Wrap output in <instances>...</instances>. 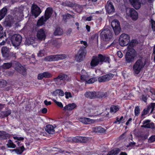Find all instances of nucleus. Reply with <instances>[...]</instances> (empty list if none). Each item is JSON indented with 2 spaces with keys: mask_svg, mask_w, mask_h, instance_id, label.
Instances as JSON below:
<instances>
[{
  "mask_svg": "<svg viewBox=\"0 0 155 155\" xmlns=\"http://www.w3.org/2000/svg\"><path fill=\"white\" fill-rule=\"evenodd\" d=\"M110 59L108 57L99 54L97 57H93L90 63L92 68H94L100 63L101 64L102 62L109 63Z\"/></svg>",
  "mask_w": 155,
  "mask_h": 155,
  "instance_id": "nucleus-1",
  "label": "nucleus"
},
{
  "mask_svg": "<svg viewBox=\"0 0 155 155\" xmlns=\"http://www.w3.org/2000/svg\"><path fill=\"white\" fill-rule=\"evenodd\" d=\"M146 64L143 59L138 60L133 65V69L134 72L137 74L142 70Z\"/></svg>",
  "mask_w": 155,
  "mask_h": 155,
  "instance_id": "nucleus-2",
  "label": "nucleus"
},
{
  "mask_svg": "<svg viewBox=\"0 0 155 155\" xmlns=\"http://www.w3.org/2000/svg\"><path fill=\"white\" fill-rule=\"evenodd\" d=\"M136 57L135 51L130 46L127 47V51L125 55V59L127 63H129L133 61Z\"/></svg>",
  "mask_w": 155,
  "mask_h": 155,
  "instance_id": "nucleus-3",
  "label": "nucleus"
},
{
  "mask_svg": "<svg viewBox=\"0 0 155 155\" xmlns=\"http://www.w3.org/2000/svg\"><path fill=\"white\" fill-rule=\"evenodd\" d=\"M67 56L64 54H58L51 55L45 57L44 60L46 61H57L65 59Z\"/></svg>",
  "mask_w": 155,
  "mask_h": 155,
  "instance_id": "nucleus-4",
  "label": "nucleus"
},
{
  "mask_svg": "<svg viewBox=\"0 0 155 155\" xmlns=\"http://www.w3.org/2000/svg\"><path fill=\"white\" fill-rule=\"evenodd\" d=\"M130 41L129 36L124 33L122 34L120 36L119 39V43L122 46H124L127 45Z\"/></svg>",
  "mask_w": 155,
  "mask_h": 155,
  "instance_id": "nucleus-5",
  "label": "nucleus"
},
{
  "mask_svg": "<svg viewBox=\"0 0 155 155\" xmlns=\"http://www.w3.org/2000/svg\"><path fill=\"white\" fill-rule=\"evenodd\" d=\"M86 51L84 48H81L76 55V59L78 62L82 61L86 54Z\"/></svg>",
  "mask_w": 155,
  "mask_h": 155,
  "instance_id": "nucleus-6",
  "label": "nucleus"
},
{
  "mask_svg": "<svg viewBox=\"0 0 155 155\" xmlns=\"http://www.w3.org/2000/svg\"><path fill=\"white\" fill-rule=\"evenodd\" d=\"M111 25L116 35H118L120 32L121 28L118 21L115 19L111 23Z\"/></svg>",
  "mask_w": 155,
  "mask_h": 155,
  "instance_id": "nucleus-7",
  "label": "nucleus"
},
{
  "mask_svg": "<svg viewBox=\"0 0 155 155\" xmlns=\"http://www.w3.org/2000/svg\"><path fill=\"white\" fill-rule=\"evenodd\" d=\"M101 35L103 40L107 41L112 37V32L109 29H105L102 31Z\"/></svg>",
  "mask_w": 155,
  "mask_h": 155,
  "instance_id": "nucleus-8",
  "label": "nucleus"
},
{
  "mask_svg": "<svg viewBox=\"0 0 155 155\" xmlns=\"http://www.w3.org/2000/svg\"><path fill=\"white\" fill-rule=\"evenodd\" d=\"M22 40V37L19 34H15L13 35L11 38L12 42L14 46H19Z\"/></svg>",
  "mask_w": 155,
  "mask_h": 155,
  "instance_id": "nucleus-9",
  "label": "nucleus"
},
{
  "mask_svg": "<svg viewBox=\"0 0 155 155\" xmlns=\"http://www.w3.org/2000/svg\"><path fill=\"white\" fill-rule=\"evenodd\" d=\"M126 13L128 16H130L134 20H136L138 18V14L137 12L133 8H127Z\"/></svg>",
  "mask_w": 155,
  "mask_h": 155,
  "instance_id": "nucleus-10",
  "label": "nucleus"
},
{
  "mask_svg": "<svg viewBox=\"0 0 155 155\" xmlns=\"http://www.w3.org/2000/svg\"><path fill=\"white\" fill-rule=\"evenodd\" d=\"M126 13L128 16H130L134 20H136L138 18V14L137 12L133 8H127Z\"/></svg>",
  "mask_w": 155,
  "mask_h": 155,
  "instance_id": "nucleus-11",
  "label": "nucleus"
},
{
  "mask_svg": "<svg viewBox=\"0 0 155 155\" xmlns=\"http://www.w3.org/2000/svg\"><path fill=\"white\" fill-rule=\"evenodd\" d=\"M155 112V103H152L143 110L142 115Z\"/></svg>",
  "mask_w": 155,
  "mask_h": 155,
  "instance_id": "nucleus-12",
  "label": "nucleus"
},
{
  "mask_svg": "<svg viewBox=\"0 0 155 155\" xmlns=\"http://www.w3.org/2000/svg\"><path fill=\"white\" fill-rule=\"evenodd\" d=\"M114 76L113 74H109L99 77L98 80L99 82L107 81L111 79Z\"/></svg>",
  "mask_w": 155,
  "mask_h": 155,
  "instance_id": "nucleus-13",
  "label": "nucleus"
},
{
  "mask_svg": "<svg viewBox=\"0 0 155 155\" xmlns=\"http://www.w3.org/2000/svg\"><path fill=\"white\" fill-rule=\"evenodd\" d=\"M36 36L39 40H45L46 37V33L45 30L43 28L38 30L37 32Z\"/></svg>",
  "mask_w": 155,
  "mask_h": 155,
  "instance_id": "nucleus-14",
  "label": "nucleus"
},
{
  "mask_svg": "<svg viewBox=\"0 0 155 155\" xmlns=\"http://www.w3.org/2000/svg\"><path fill=\"white\" fill-rule=\"evenodd\" d=\"M31 8L32 15L35 16V18L38 16L41 13L40 8L35 5H33Z\"/></svg>",
  "mask_w": 155,
  "mask_h": 155,
  "instance_id": "nucleus-15",
  "label": "nucleus"
},
{
  "mask_svg": "<svg viewBox=\"0 0 155 155\" xmlns=\"http://www.w3.org/2000/svg\"><path fill=\"white\" fill-rule=\"evenodd\" d=\"M143 0H129L132 5L136 9H139L141 4H143Z\"/></svg>",
  "mask_w": 155,
  "mask_h": 155,
  "instance_id": "nucleus-16",
  "label": "nucleus"
},
{
  "mask_svg": "<svg viewBox=\"0 0 155 155\" xmlns=\"http://www.w3.org/2000/svg\"><path fill=\"white\" fill-rule=\"evenodd\" d=\"M15 68L18 72L23 75H25L26 74V70L20 63H16Z\"/></svg>",
  "mask_w": 155,
  "mask_h": 155,
  "instance_id": "nucleus-17",
  "label": "nucleus"
},
{
  "mask_svg": "<svg viewBox=\"0 0 155 155\" xmlns=\"http://www.w3.org/2000/svg\"><path fill=\"white\" fill-rule=\"evenodd\" d=\"M52 77V75L48 72H45L39 74L37 78L39 80H41L44 78H49Z\"/></svg>",
  "mask_w": 155,
  "mask_h": 155,
  "instance_id": "nucleus-18",
  "label": "nucleus"
},
{
  "mask_svg": "<svg viewBox=\"0 0 155 155\" xmlns=\"http://www.w3.org/2000/svg\"><path fill=\"white\" fill-rule=\"evenodd\" d=\"M79 120L80 121L85 124H90L94 123L95 121L94 120L85 117H80Z\"/></svg>",
  "mask_w": 155,
  "mask_h": 155,
  "instance_id": "nucleus-19",
  "label": "nucleus"
},
{
  "mask_svg": "<svg viewBox=\"0 0 155 155\" xmlns=\"http://www.w3.org/2000/svg\"><path fill=\"white\" fill-rule=\"evenodd\" d=\"M107 12L109 14H111L114 12V8L111 2H107V4L105 6Z\"/></svg>",
  "mask_w": 155,
  "mask_h": 155,
  "instance_id": "nucleus-20",
  "label": "nucleus"
},
{
  "mask_svg": "<svg viewBox=\"0 0 155 155\" xmlns=\"http://www.w3.org/2000/svg\"><path fill=\"white\" fill-rule=\"evenodd\" d=\"M89 78V75L86 71L84 70H82L81 76V81H85L86 83Z\"/></svg>",
  "mask_w": 155,
  "mask_h": 155,
  "instance_id": "nucleus-21",
  "label": "nucleus"
},
{
  "mask_svg": "<svg viewBox=\"0 0 155 155\" xmlns=\"http://www.w3.org/2000/svg\"><path fill=\"white\" fill-rule=\"evenodd\" d=\"M84 96L90 99L96 98V92L94 91L87 92L84 94Z\"/></svg>",
  "mask_w": 155,
  "mask_h": 155,
  "instance_id": "nucleus-22",
  "label": "nucleus"
},
{
  "mask_svg": "<svg viewBox=\"0 0 155 155\" xmlns=\"http://www.w3.org/2000/svg\"><path fill=\"white\" fill-rule=\"evenodd\" d=\"M52 9L51 8H48L45 11V13L44 17L48 20L51 16L52 13Z\"/></svg>",
  "mask_w": 155,
  "mask_h": 155,
  "instance_id": "nucleus-23",
  "label": "nucleus"
},
{
  "mask_svg": "<svg viewBox=\"0 0 155 155\" xmlns=\"http://www.w3.org/2000/svg\"><path fill=\"white\" fill-rule=\"evenodd\" d=\"M10 135L5 131H0V140L6 139L9 138Z\"/></svg>",
  "mask_w": 155,
  "mask_h": 155,
  "instance_id": "nucleus-24",
  "label": "nucleus"
},
{
  "mask_svg": "<svg viewBox=\"0 0 155 155\" xmlns=\"http://www.w3.org/2000/svg\"><path fill=\"white\" fill-rule=\"evenodd\" d=\"M68 79V76L65 74H62L59 75L57 78L54 79L55 82L59 81L60 80H65Z\"/></svg>",
  "mask_w": 155,
  "mask_h": 155,
  "instance_id": "nucleus-25",
  "label": "nucleus"
},
{
  "mask_svg": "<svg viewBox=\"0 0 155 155\" xmlns=\"http://www.w3.org/2000/svg\"><path fill=\"white\" fill-rule=\"evenodd\" d=\"M9 49L6 47H3L2 48V53L4 57H8L9 56Z\"/></svg>",
  "mask_w": 155,
  "mask_h": 155,
  "instance_id": "nucleus-26",
  "label": "nucleus"
},
{
  "mask_svg": "<svg viewBox=\"0 0 155 155\" xmlns=\"http://www.w3.org/2000/svg\"><path fill=\"white\" fill-rule=\"evenodd\" d=\"M76 107V105L74 103L69 104L64 107V110H72Z\"/></svg>",
  "mask_w": 155,
  "mask_h": 155,
  "instance_id": "nucleus-27",
  "label": "nucleus"
},
{
  "mask_svg": "<svg viewBox=\"0 0 155 155\" xmlns=\"http://www.w3.org/2000/svg\"><path fill=\"white\" fill-rule=\"evenodd\" d=\"M7 9L4 7L0 10V21L2 19L5 15L7 12Z\"/></svg>",
  "mask_w": 155,
  "mask_h": 155,
  "instance_id": "nucleus-28",
  "label": "nucleus"
},
{
  "mask_svg": "<svg viewBox=\"0 0 155 155\" xmlns=\"http://www.w3.org/2000/svg\"><path fill=\"white\" fill-rule=\"evenodd\" d=\"M47 20H46V19L44 17V16H42L38 20L37 23V25L38 26H41L43 25Z\"/></svg>",
  "mask_w": 155,
  "mask_h": 155,
  "instance_id": "nucleus-29",
  "label": "nucleus"
},
{
  "mask_svg": "<svg viewBox=\"0 0 155 155\" xmlns=\"http://www.w3.org/2000/svg\"><path fill=\"white\" fill-rule=\"evenodd\" d=\"M105 129L102 127H95L94 128V132L96 133H103L107 129V127H106Z\"/></svg>",
  "mask_w": 155,
  "mask_h": 155,
  "instance_id": "nucleus-30",
  "label": "nucleus"
},
{
  "mask_svg": "<svg viewBox=\"0 0 155 155\" xmlns=\"http://www.w3.org/2000/svg\"><path fill=\"white\" fill-rule=\"evenodd\" d=\"M54 127H46L45 130L48 134H53L54 133Z\"/></svg>",
  "mask_w": 155,
  "mask_h": 155,
  "instance_id": "nucleus-31",
  "label": "nucleus"
},
{
  "mask_svg": "<svg viewBox=\"0 0 155 155\" xmlns=\"http://www.w3.org/2000/svg\"><path fill=\"white\" fill-rule=\"evenodd\" d=\"M119 148H116L110 151L107 155H117L120 152Z\"/></svg>",
  "mask_w": 155,
  "mask_h": 155,
  "instance_id": "nucleus-32",
  "label": "nucleus"
},
{
  "mask_svg": "<svg viewBox=\"0 0 155 155\" xmlns=\"http://www.w3.org/2000/svg\"><path fill=\"white\" fill-rule=\"evenodd\" d=\"M25 150L23 146H21L20 147L14 149L13 151H15L17 154H21Z\"/></svg>",
  "mask_w": 155,
  "mask_h": 155,
  "instance_id": "nucleus-33",
  "label": "nucleus"
},
{
  "mask_svg": "<svg viewBox=\"0 0 155 155\" xmlns=\"http://www.w3.org/2000/svg\"><path fill=\"white\" fill-rule=\"evenodd\" d=\"M63 32L62 29L60 28H56L54 34L55 35H61L63 34Z\"/></svg>",
  "mask_w": 155,
  "mask_h": 155,
  "instance_id": "nucleus-34",
  "label": "nucleus"
},
{
  "mask_svg": "<svg viewBox=\"0 0 155 155\" xmlns=\"http://www.w3.org/2000/svg\"><path fill=\"white\" fill-rule=\"evenodd\" d=\"M107 93L103 92H96L97 98H103L106 96Z\"/></svg>",
  "mask_w": 155,
  "mask_h": 155,
  "instance_id": "nucleus-35",
  "label": "nucleus"
},
{
  "mask_svg": "<svg viewBox=\"0 0 155 155\" xmlns=\"http://www.w3.org/2000/svg\"><path fill=\"white\" fill-rule=\"evenodd\" d=\"M125 118H124L123 116H121L120 118L118 117H117L116 118V120L114 121V123H118V124L120 123H124L125 122Z\"/></svg>",
  "mask_w": 155,
  "mask_h": 155,
  "instance_id": "nucleus-36",
  "label": "nucleus"
},
{
  "mask_svg": "<svg viewBox=\"0 0 155 155\" xmlns=\"http://www.w3.org/2000/svg\"><path fill=\"white\" fill-rule=\"evenodd\" d=\"M143 125L142 126H153L154 124L149 120H146L143 121Z\"/></svg>",
  "mask_w": 155,
  "mask_h": 155,
  "instance_id": "nucleus-37",
  "label": "nucleus"
},
{
  "mask_svg": "<svg viewBox=\"0 0 155 155\" xmlns=\"http://www.w3.org/2000/svg\"><path fill=\"white\" fill-rule=\"evenodd\" d=\"M11 113V110H8L7 111L5 112H2L0 113L1 117L2 118H4L6 117L9 115Z\"/></svg>",
  "mask_w": 155,
  "mask_h": 155,
  "instance_id": "nucleus-38",
  "label": "nucleus"
},
{
  "mask_svg": "<svg viewBox=\"0 0 155 155\" xmlns=\"http://www.w3.org/2000/svg\"><path fill=\"white\" fill-rule=\"evenodd\" d=\"M6 145L9 148H15L16 147L15 144H14L11 140H8V143Z\"/></svg>",
  "mask_w": 155,
  "mask_h": 155,
  "instance_id": "nucleus-39",
  "label": "nucleus"
},
{
  "mask_svg": "<svg viewBox=\"0 0 155 155\" xmlns=\"http://www.w3.org/2000/svg\"><path fill=\"white\" fill-rule=\"evenodd\" d=\"M82 137L81 136L75 137L72 139V141L75 143L81 142Z\"/></svg>",
  "mask_w": 155,
  "mask_h": 155,
  "instance_id": "nucleus-40",
  "label": "nucleus"
},
{
  "mask_svg": "<svg viewBox=\"0 0 155 155\" xmlns=\"http://www.w3.org/2000/svg\"><path fill=\"white\" fill-rule=\"evenodd\" d=\"M137 41L136 40H133L130 43H129V45L127 47L130 46L131 47V48H133V47L137 44Z\"/></svg>",
  "mask_w": 155,
  "mask_h": 155,
  "instance_id": "nucleus-41",
  "label": "nucleus"
},
{
  "mask_svg": "<svg viewBox=\"0 0 155 155\" xmlns=\"http://www.w3.org/2000/svg\"><path fill=\"white\" fill-rule=\"evenodd\" d=\"M119 109V108L117 106H112L110 108V111L112 113H115Z\"/></svg>",
  "mask_w": 155,
  "mask_h": 155,
  "instance_id": "nucleus-42",
  "label": "nucleus"
},
{
  "mask_svg": "<svg viewBox=\"0 0 155 155\" xmlns=\"http://www.w3.org/2000/svg\"><path fill=\"white\" fill-rule=\"evenodd\" d=\"M12 66L11 63H4L2 65V68L4 69H8L10 68Z\"/></svg>",
  "mask_w": 155,
  "mask_h": 155,
  "instance_id": "nucleus-43",
  "label": "nucleus"
},
{
  "mask_svg": "<svg viewBox=\"0 0 155 155\" xmlns=\"http://www.w3.org/2000/svg\"><path fill=\"white\" fill-rule=\"evenodd\" d=\"M45 48L40 50L38 53L37 54L38 56L39 57H42L44 56L45 55Z\"/></svg>",
  "mask_w": 155,
  "mask_h": 155,
  "instance_id": "nucleus-44",
  "label": "nucleus"
},
{
  "mask_svg": "<svg viewBox=\"0 0 155 155\" xmlns=\"http://www.w3.org/2000/svg\"><path fill=\"white\" fill-rule=\"evenodd\" d=\"M97 80V79L95 78H92L88 80L87 81V82L86 84H91L94 83Z\"/></svg>",
  "mask_w": 155,
  "mask_h": 155,
  "instance_id": "nucleus-45",
  "label": "nucleus"
},
{
  "mask_svg": "<svg viewBox=\"0 0 155 155\" xmlns=\"http://www.w3.org/2000/svg\"><path fill=\"white\" fill-rule=\"evenodd\" d=\"M150 22L152 28L153 30L154 31H155V21L151 19L150 21Z\"/></svg>",
  "mask_w": 155,
  "mask_h": 155,
  "instance_id": "nucleus-46",
  "label": "nucleus"
},
{
  "mask_svg": "<svg viewBox=\"0 0 155 155\" xmlns=\"http://www.w3.org/2000/svg\"><path fill=\"white\" fill-rule=\"evenodd\" d=\"M148 136V134H147L142 133L140 136L142 139L145 140L147 139Z\"/></svg>",
  "mask_w": 155,
  "mask_h": 155,
  "instance_id": "nucleus-47",
  "label": "nucleus"
},
{
  "mask_svg": "<svg viewBox=\"0 0 155 155\" xmlns=\"http://www.w3.org/2000/svg\"><path fill=\"white\" fill-rule=\"evenodd\" d=\"M140 113V109L139 107L137 106L135 107L134 110V113L136 116H138Z\"/></svg>",
  "mask_w": 155,
  "mask_h": 155,
  "instance_id": "nucleus-48",
  "label": "nucleus"
},
{
  "mask_svg": "<svg viewBox=\"0 0 155 155\" xmlns=\"http://www.w3.org/2000/svg\"><path fill=\"white\" fill-rule=\"evenodd\" d=\"M52 100L59 107L62 108L63 107V105L61 102H58L54 99H53Z\"/></svg>",
  "mask_w": 155,
  "mask_h": 155,
  "instance_id": "nucleus-49",
  "label": "nucleus"
},
{
  "mask_svg": "<svg viewBox=\"0 0 155 155\" xmlns=\"http://www.w3.org/2000/svg\"><path fill=\"white\" fill-rule=\"evenodd\" d=\"M155 141V135L152 136L148 140L149 143H152Z\"/></svg>",
  "mask_w": 155,
  "mask_h": 155,
  "instance_id": "nucleus-50",
  "label": "nucleus"
},
{
  "mask_svg": "<svg viewBox=\"0 0 155 155\" xmlns=\"http://www.w3.org/2000/svg\"><path fill=\"white\" fill-rule=\"evenodd\" d=\"M7 84L6 81L4 80L0 81V87H2L6 86Z\"/></svg>",
  "mask_w": 155,
  "mask_h": 155,
  "instance_id": "nucleus-51",
  "label": "nucleus"
},
{
  "mask_svg": "<svg viewBox=\"0 0 155 155\" xmlns=\"http://www.w3.org/2000/svg\"><path fill=\"white\" fill-rule=\"evenodd\" d=\"M33 40H32V41H30L29 39H26L25 43V45H29L30 44H33Z\"/></svg>",
  "mask_w": 155,
  "mask_h": 155,
  "instance_id": "nucleus-52",
  "label": "nucleus"
},
{
  "mask_svg": "<svg viewBox=\"0 0 155 155\" xmlns=\"http://www.w3.org/2000/svg\"><path fill=\"white\" fill-rule=\"evenodd\" d=\"M4 37L3 36V38L2 39H0V41H2L1 42H0V47L2 45H4L6 41V39L5 38H4Z\"/></svg>",
  "mask_w": 155,
  "mask_h": 155,
  "instance_id": "nucleus-53",
  "label": "nucleus"
},
{
  "mask_svg": "<svg viewBox=\"0 0 155 155\" xmlns=\"http://www.w3.org/2000/svg\"><path fill=\"white\" fill-rule=\"evenodd\" d=\"M88 138L86 137H82L81 142L82 143H85L88 142Z\"/></svg>",
  "mask_w": 155,
  "mask_h": 155,
  "instance_id": "nucleus-54",
  "label": "nucleus"
},
{
  "mask_svg": "<svg viewBox=\"0 0 155 155\" xmlns=\"http://www.w3.org/2000/svg\"><path fill=\"white\" fill-rule=\"evenodd\" d=\"M80 43L82 44H83L84 45V46L82 47L81 48H84V49H85V48L87 46V42L85 41H80Z\"/></svg>",
  "mask_w": 155,
  "mask_h": 155,
  "instance_id": "nucleus-55",
  "label": "nucleus"
},
{
  "mask_svg": "<svg viewBox=\"0 0 155 155\" xmlns=\"http://www.w3.org/2000/svg\"><path fill=\"white\" fill-rule=\"evenodd\" d=\"M59 89L56 90L52 93V95L54 96H56L58 95H59Z\"/></svg>",
  "mask_w": 155,
  "mask_h": 155,
  "instance_id": "nucleus-56",
  "label": "nucleus"
},
{
  "mask_svg": "<svg viewBox=\"0 0 155 155\" xmlns=\"http://www.w3.org/2000/svg\"><path fill=\"white\" fill-rule=\"evenodd\" d=\"M3 28L2 26L0 25V39H2L3 38V35L2 34Z\"/></svg>",
  "mask_w": 155,
  "mask_h": 155,
  "instance_id": "nucleus-57",
  "label": "nucleus"
},
{
  "mask_svg": "<svg viewBox=\"0 0 155 155\" xmlns=\"http://www.w3.org/2000/svg\"><path fill=\"white\" fill-rule=\"evenodd\" d=\"M65 97L66 98L68 99L70 97H72L71 94L70 92H65Z\"/></svg>",
  "mask_w": 155,
  "mask_h": 155,
  "instance_id": "nucleus-58",
  "label": "nucleus"
},
{
  "mask_svg": "<svg viewBox=\"0 0 155 155\" xmlns=\"http://www.w3.org/2000/svg\"><path fill=\"white\" fill-rule=\"evenodd\" d=\"M13 138L14 139L17 140H23L24 139V138L21 137H14Z\"/></svg>",
  "mask_w": 155,
  "mask_h": 155,
  "instance_id": "nucleus-59",
  "label": "nucleus"
},
{
  "mask_svg": "<svg viewBox=\"0 0 155 155\" xmlns=\"http://www.w3.org/2000/svg\"><path fill=\"white\" fill-rule=\"evenodd\" d=\"M132 119L131 118L129 119L126 122V125H129L132 122Z\"/></svg>",
  "mask_w": 155,
  "mask_h": 155,
  "instance_id": "nucleus-60",
  "label": "nucleus"
},
{
  "mask_svg": "<svg viewBox=\"0 0 155 155\" xmlns=\"http://www.w3.org/2000/svg\"><path fill=\"white\" fill-rule=\"evenodd\" d=\"M117 55L120 58H121L123 56V54L121 51H119L117 52Z\"/></svg>",
  "mask_w": 155,
  "mask_h": 155,
  "instance_id": "nucleus-61",
  "label": "nucleus"
},
{
  "mask_svg": "<svg viewBox=\"0 0 155 155\" xmlns=\"http://www.w3.org/2000/svg\"><path fill=\"white\" fill-rule=\"evenodd\" d=\"M92 18L93 17L92 16H90L89 17H87L84 20L86 21H90L92 20Z\"/></svg>",
  "mask_w": 155,
  "mask_h": 155,
  "instance_id": "nucleus-62",
  "label": "nucleus"
},
{
  "mask_svg": "<svg viewBox=\"0 0 155 155\" xmlns=\"http://www.w3.org/2000/svg\"><path fill=\"white\" fill-rule=\"evenodd\" d=\"M44 103L45 104L46 106L51 105V101H48L47 100H45L44 101Z\"/></svg>",
  "mask_w": 155,
  "mask_h": 155,
  "instance_id": "nucleus-63",
  "label": "nucleus"
},
{
  "mask_svg": "<svg viewBox=\"0 0 155 155\" xmlns=\"http://www.w3.org/2000/svg\"><path fill=\"white\" fill-rule=\"evenodd\" d=\"M59 96H63L64 95V92L62 91L61 90L59 89Z\"/></svg>",
  "mask_w": 155,
  "mask_h": 155,
  "instance_id": "nucleus-64",
  "label": "nucleus"
}]
</instances>
